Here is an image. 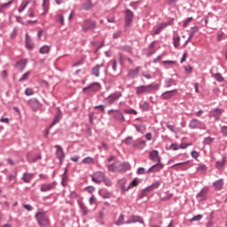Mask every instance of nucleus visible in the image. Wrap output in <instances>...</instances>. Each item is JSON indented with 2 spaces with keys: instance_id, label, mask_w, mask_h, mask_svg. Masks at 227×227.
Returning a JSON list of instances; mask_svg holds the SVG:
<instances>
[{
  "instance_id": "46",
  "label": "nucleus",
  "mask_w": 227,
  "mask_h": 227,
  "mask_svg": "<svg viewBox=\"0 0 227 227\" xmlns=\"http://www.w3.org/2000/svg\"><path fill=\"white\" fill-rule=\"evenodd\" d=\"M211 143H214V138L208 137L204 139V145H211Z\"/></svg>"
},
{
  "instance_id": "13",
  "label": "nucleus",
  "mask_w": 227,
  "mask_h": 227,
  "mask_svg": "<svg viewBox=\"0 0 227 227\" xmlns=\"http://www.w3.org/2000/svg\"><path fill=\"white\" fill-rule=\"evenodd\" d=\"M162 168H164V164L160 162H157L154 166L151 167L147 173H157L159 171H160V169H162Z\"/></svg>"
},
{
  "instance_id": "59",
  "label": "nucleus",
  "mask_w": 227,
  "mask_h": 227,
  "mask_svg": "<svg viewBox=\"0 0 227 227\" xmlns=\"http://www.w3.org/2000/svg\"><path fill=\"white\" fill-rule=\"evenodd\" d=\"M103 182H105V184H106L107 187H111V185H113V183L109 179H104Z\"/></svg>"
},
{
  "instance_id": "11",
  "label": "nucleus",
  "mask_w": 227,
  "mask_h": 227,
  "mask_svg": "<svg viewBox=\"0 0 227 227\" xmlns=\"http://www.w3.org/2000/svg\"><path fill=\"white\" fill-rule=\"evenodd\" d=\"M31 3H33L34 6H36V1H35V0H24L21 3L20 6L19 7L18 12L20 13H22V12H24V10H26L27 8V5L31 4Z\"/></svg>"
},
{
  "instance_id": "23",
  "label": "nucleus",
  "mask_w": 227,
  "mask_h": 227,
  "mask_svg": "<svg viewBox=\"0 0 227 227\" xmlns=\"http://www.w3.org/2000/svg\"><path fill=\"white\" fill-rule=\"evenodd\" d=\"M88 90H91L92 91H98V90H100V83L95 82L89 87L83 88V91H88Z\"/></svg>"
},
{
  "instance_id": "55",
  "label": "nucleus",
  "mask_w": 227,
  "mask_h": 227,
  "mask_svg": "<svg viewBox=\"0 0 227 227\" xmlns=\"http://www.w3.org/2000/svg\"><path fill=\"white\" fill-rule=\"evenodd\" d=\"M191 22H192V17L188 18L184 24V27H187V26H189V24H191Z\"/></svg>"
},
{
  "instance_id": "6",
  "label": "nucleus",
  "mask_w": 227,
  "mask_h": 227,
  "mask_svg": "<svg viewBox=\"0 0 227 227\" xmlns=\"http://www.w3.org/2000/svg\"><path fill=\"white\" fill-rule=\"evenodd\" d=\"M121 95H122L121 92H114L111 94L108 98H106L105 100L106 104H109V106H111V104H114L116 100L121 98Z\"/></svg>"
},
{
  "instance_id": "29",
  "label": "nucleus",
  "mask_w": 227,
  "mask_h": 227,
  "mask_svg": "<svg viewBox=\"0 0 227 227\" xmlns=\"http://www.w3.org/2000/svg\"><path fill=\"white\" fill-rule=\"evenodd\" d=\"M67 171L68 170L67 168H65V172L62 175V185H63V187H67V183L68 182V175L67 174Z\"/></svg>"
},
{
  "instance_id": "61",
  "label": "nucleus",
  "mask_w": 227,
  "mask_h": 227,
  "mask_svg": "<svg viewBox=\"0 0 227 227\" xmlns=\"http://www.w3.org/2000/svg\"><path fill=\"white\" fill-rule=\"evenodd\" d=\"M77 192H70V198H72L73 200H75V199H77Z\"/></svg>"
},
{
  "instance_id": "24",
  "label": "nucleus",
  "mask_w": 227,
  "mask_h": 227,
  "mask_svg": "<svg viewBox=\"0 0 227 227\" xmlns=\"http://www.w3.org/2000/svg\"><path fill=\"white\" fill-rule=\"evenodd\" d=\"M35 177V174L33 173H25L23 175V181L25 182V184H29L31 182V180H33V178Z\"/></svg>"
},
{
  "instance_id": "2",
  "label": "nucleus",
  "mask_w": 227,
  "mask_h": 227,
  "mask_svg": "<svg viewBox=\"0 0 227 227\" xmlns=\"http://www.w3.org/2000/svg\"><path fill=\"white\" fill-rule=\"evenodd\" d=\"M126 184H127L126 179H121L119 181V185L121 189L122 193L127 192V191H129V189H132V187H137L139 182L137 179H135L128 186H125Z\"/></svg>"
},
{
  "instance_id": "45",
  "label": "nucleus",
  "mask_w": 227,
  "mask_h": 227,
  "mask_svg": "<svg viewBox=\"0 0 227 227\" xmlns=\"http://www.w3.org/2000/svg\"><path fill=\"white\" fill-rule=\"evenodd\" d=\"M13 3V0L9 1L8 3H4L1 4V10H4L10 6Z\"/></svg>"
},
{
  "instance_id": "34",
  "label": "nucleus",
  "mask_w": 227,
  "mask_h": 227,
  "mask_svg": "<svg viewBox=\"0 0 227 227\" xmlns=\"http://www.w3.org/2000/svg\"><path fill=\"white\" fill-rule=\"evenodd\" d=\"M82 163L83 164H94L95 163V159H93L91 157H87V158L82 160Z\"/></svg>"
},
{
  "instance_id": "56",
  "label": "nucleus",
  "mask_w": 227,
  "mask_h": 227,
  "mask_svg": "<svg viewBox=\"0 0 227 227\" xmlns=\"http://www.w3.org/2000/svg\"><path fill=\"white\" fill-rule=\"evenodd\" d=\"M191 155L193 159H198L200 157V153L193 151L192 152Z\"/></svg>"
},
{
  "instance_id": "20",
  "label": "nucleus",
  "mask_w": 227,
  "mask_h": 227,
  "mask_svg": "<svg viewBox=\"0 0 227 227\" xmlns=\"http://www.w3.org/2000/svg\"><path fill=\"white\" fill-rule=\"evenodd\" d=\"M173 21H168L165 23L160 24L155 30H154V35H159V33H160V31H162V29H166V27H168V26H171Z\"/></svg>"
},
{
  "instance_id": "50",
  "label": "nucleus",
  "mask_w": 227,
  "mask_h": 227,
  "mask_svg": "<svg viewBox=\"0 0 227 227\" xmlns=\"http://www.w3.org/2000/svg\"><path fill=\"white\" fill-rule=\"evenodd\" d=\"M27 13H28V17H35V9L34 8H29L28 11H27Z\"/></svg>"
},
{
  "instance_id": "52",
  "label": "nucleus",
  "mask_w": 227,
  "mask_h": 227,
  "mask_svg": "<svg viewBox=\"0 0 227 227\" xmlns=\"http://www.w3.org/2000/svg\"><path fill=\"white\" fill-rule=\"evenodd\" d=\"M124 113H126V114H137V111L134 109L125 110Z\"/></svg>"
},
{
  "instance_id": "63",
  "label": "nucleus",
  "mask_w": 227,
  "mask_h": 227,
  "mask_svg": "<svg viewBox=\"0 0 227 227\" xmlns=\"http://www.w3.org/2000/svg\"><path fill=\"white\" fill-rule=\"evenodd\" d=\"M121 35V32L118 31V32H115L114 34V38L116 39V38H120V36Z\"/></svg>"
},
{
  "instance_id": "40",
  "label": "nucleus",
  "mask_w": 227,
  "mask_h": 227,
  "mask_svg": "<svg viewBox=\"0 0 227 227\" xmlns=\"http://www.w3.org/2000/svg\"><path fill=\"white\" fill-rule=\"evenodd\" d=\"M160 185V182H156L153 184L151 186L148 187L149 191H153L154 189H159V186Z\"/></svg>"
},
{
  "instance_id": "38",
  "label": "nucleus",
  "mask_w": 227,
  "mask_h": 227,
  "mask_svg": "<svg viewBox=\"0 0 227 227\" xmlns=\"http://www.w3.org/2000/svg\"><path fill=\"white\" fill-rule=\"evenodd\" d=\"M124 219H125V216L123 215H121L119 216V219L115 222L116 226H121V224H123Z\"/></svg>"
},
{
  "instance_id": "4",
  "label": "nucleus",
  "mask_w": 227,
  "mask_h": 227,
  "mask_svg": "<svg viewBox=\"0 0 227 227\" xmlns=\"http://www.w3.org/2000/svg\"><path fill=\"white\" fill-rule=\"evenodd\" d=\"M117 166H119V168H113V165H108V170L113 171L114 173L116 172H125L127 171V169H129V168H130V165H129V163H121L120 161H117Z\"/></svg>"
},
{
  "instance_id": "60",
  "label": "nucleus",
  "mask_w": 227,
  "mask_h": 227,
  "mask_svg": "<svg viewBox=\"0 0 227 227\" xmlns=\"http://www.w3.org/2000/svg\"><path fill=\"white\" fill-rule=\"evenodd\" d=\"M16 177H17V174H11L8 176V180H10V182H12V180H15Z\"/></svg>"
},
{
  "instance_id": "32",
  "label": "nucleus",
  "mask_w": 227,
  "mask_h": 227,
  "mask_svg": "<svg viewBox=\"0 0 227 227\" xmlns=\"http://www.w3.org/2000/svg\"><path fill=\"white\" fill-rule=\"evenodd\" d=\"M51 52V46L44 45L40 49L41 54H49Z\"/></svg>"
},
{
  "instance_id": "31",
  "label": "nucleus",
  "mask_w": 227,
  "mask_h": 227,
  "mask_svg": "<svg viewBox=\"0 0 227 227\" xmlns=\"http://www.w3.org/2000/svg\"><path fill=\"white\" fill-rule=\"evenodd\" d=\"M102 67H104L103 65H98L93 68V74L96 77H99L100 76V68H102Z\"/></svg>"
},
{
  "instance_id": "47",
  "label": "nucleus",
  "mask_w": 227,
  "mask_h": 227,
  "mask_svg": "<svg viewBox=\"0 0 227 227\" xmlns=\"http://www.w3.org/2000/svg\"><path fill=\"white\" fill-rule=\"evenodd\" d=\"M215 79H216V81H218L219 82H223V81H224V78L223 77V75H221V74H216L215 75Z\"/></svg>"
},
{
  "instance_id": "10",
  "label": "nucleus",
  "mask_w": 227,
  "mask_h": 227,
  "mask_svg": "<svg viewBox=\"0 0 227 227\" xmlns=\"http://www.w3.org/2000/svg\"><path fill=\"white\" fill-rule=\"evenodd\" d=\"M224 113V110L216 108L209 112L210 118H215V121H219V117Z\"/></svg>"
},
{
  "instance_id": "8",
  "label": "nucleus",
  "mask_w": 227,
  "mask_h": 227,
  "mask_svg": "<svg viewBox=\"0 0 227 227\" xmlns=\"http://www.w3.org/2000/svg\"><path fill=\"white\" fill-rule=\"evenodd\" d=\"M133 223H140V224H145V220H143V217L139 215H131L126 221V224H132Z\"/></svg>"
},
{
  "instance_id": "53",
  "label": "nucleus",
  "mask_w": 227,
  "mask_h": 227,
  "mask_svg": "<svg viewBox=\"0 0 227 227\" xmlns=\"http://www.w3.org/2000/svg\"><path fill=\"white\" fill-rule=\"evenodd\" d=\"M184 70L185 72H187V74H192V66H185L184 67Z\"/></svg>"
},
{
  "instance_id": "17",
  "label": "nucleus",
  "mask_w": 227,
  "mask_h": 227,
  "mask_svg": "<svg viewBox=\"0 0 227 227\" xmlns=\"http://www.w3.org/2000/svg\"><path fill=\"white\" fill-rule=\"evenodd\" d=\"M176 93V90L166 91L161 95V98L163 100H169V98H172V97H175Z\"/></svg>"
},
{
  "instance_id": "41",
  "label": "nucleus",
  "mask_w": 227,
  "mask_h": 227,
  "mask_svg": "<svg viewBox=\"0 0 227 227\" xmlns=\"http://www.w3.org/2000/svg\"><path fill=\"white\" fill-rule=\"evenodd\" d=\"M57 20L60 22L61 26H65V18L63 17V14H58Z\"/></svg>"
},
{
  "instance_id": "28",
  "label": "nucleus",
  "mask_w": 227,
  "mask_h": 227,
  "mask_svg": "<svg viewBox=\"0 0 227 227\" xmlns=\"http://www.w3.org/2000/svg\"><path fill=\"white\" fill-rule=\"evenodd\" d=\"M224 185V183L222 181V179L215 181L214 183V187L216 191H221L223 189V186Z\"/></svg>"
},
{
  "instance_id": "30",
  "label": "nucleus",
  "mask_w": 227,
  "mask_h": 227,
  "mask_svg": "<svg viewBox=\"0 0 227 227\" xmlns=\"http://www.w3.org/2000/svg\"><path fill=\"white\" fill-rule=\"evenodd\" d=\"M138 74H139V67H136L135 69L130 70L129 72L128 75H129V77L134 78Z\"/></svg>"
},
{
  "instance_id": "5",
  "label": "nucleus",
  "mask_w": 227,
  "mask_h": 227,
  "mask_svg": "<svg viewBox=\"0 0 227 227\" xmlns=\"http://www.w3.org/2000/svg\"><path fill=\"white\" fill-rule=\"evenodd\" d=\"M106 178V175L102 171H98L92 175V182L95 184H100V182H104Z\"/></svg>"
},
{
  "instance_id": "19",
  "label": "nucleus",
  "mask_w": 227,
  "mask_h": 227,
  "mask_svg": "<svg viewBox=\"0 0 227 227\" xmlns=\"http://www.w3.org/2000/svg\"><path fill=\"white\" fill-rule=\"evenodd\" d=\"M55 148H57L56 155L58 159L61 161L63 159H65V152H63V148L60 145H55Z\"/></svg>"
},
{
  "instance_id": "43",
  "label": "nucleus",
  "mask_w": 227,
  "mask_h": 227,
  "mask_svg": "<svg viewBox=\"0 0 227 227\" xmlns=\"http://www.w3.org/2000/svg\"><path fill=\"white\" fill-rule=\"evenodd\" d=\"M59 120H61V114H59L56 115V117H55L53 122L51 123V127L54 126V125H56V123H59Z\"/></svg>"
},
{
  "instance_id": "42",
  "label": "nucleus",
  "mask_w": 227,
  "mask_h": 227,
  "mask_svg": "<svg viewBox=\"0 0 227 227\" xmlns=\"http://www.w3.org/2000/svg\"><path fill=\"white\" fill-rule=\"evenodd\" d=\"M163 65H165V67H168V65L169 67H171L172 65H176V61H175V60H165V61H163Z\"/></svg>"
},
{
  "instance_id": "21",
  "label": "nucleus",
  "mask_w": 227,
  "mask_h": 227,
  "mask_svg": "<svg viewBox=\"0 0 227 227\" xmlns=\"http://www.w3.org/2000/svg\"><path fill=\"white\" fill-rule=\"evenodd\" d=\"M134 148H139L140 150H143L145 146H146V142L145 140L138 139L135 142H133Z\"/></svg>"
},
{
  "instance_id": "62",
  "label": "nucleus",
  "mask_w": 227,
  "mask_h": 227,
  "mask_svg": "<svg viewBox=\"0 0 227 227\" xmlns=\"http://www.w3.org/2000/svg\"><path fill=\"white\" fill-rule=\"evenodd\" d=\"M187 146H191V144H181L180 145V148H182L183 150H185V148H187Z\"/></svg>"
},
{
  "instance_id": "3",
  "label": "nucleus",
  "mask_w": 227,
  "mask_h": 227,
  "mask_svg": "<svg viewBox=\"0 0 227 227\" xmlns=\"http://www.w3.org/2000/svg\"><path fill=\"white\" fill-rule=\"evenodd\" d=\"M35 217H36V220H37V223H38L39 226L45 227V226H47V224H49V217H47L45 213L38 212L35 215Z\"/></svg>"
},
{
  "instance_id": "37",
  "label": "nucleus",
  "mask_w": 227,
  "mask_h": 227,
  "mask_svg": "<svg viewBox=\"0 0 227 227\" xmlns=\"http://www.w3.org/2000/svg\"><path fill=\"white\" fill-rule=\"evenodd\" d=\"M82 10H91V8H93V5L91 4V2L88 1L87 3L82 4Z\"/></svg>"
},
{
  "instance_id": "64",
  "label": "nucleus",
  "mask_w": 227,
  "mask_h": 227,
  "mask_svg": "<svg viewBox=\"0 0 227 227\" xmlns=\"http://www.w3.org/2000/svg\"><path fill=\"white\" fill-rule=\"evenodd\" d=\"M222 132L224 134V136H227V126L222 127Z\"/></svg>"
},
{
  "instance_id": "18",
  "label": "nucleus",
  "mask_w": 227,
  "mask_h": 227,
  "mask_svg": "<svg viewBox=\"0 0 227 227\" xmlns=\"http://www.w3.org/2000/svg\"><path fill=\"white\" fill-rule=\"evenodd\" d=\"M150 159L153 162H160V156H159V151L153 150L150 153Z\"/></svg>"
},
{
  "instance_id": "14",
  "label": "nucleus",
  "mask_w": 227,
  "mask_h": 227,
  "mask_svg": "<svg viewBox=\"0 0 227 227\" xmlns=\"http://www.w3.org/2000/svg\"><path fill=\"white\" fill-rule=\"evenodd\" d=\"M207 194H208V188L204 187L197 195V199L199 200V201H205V200H207Z\"/></svg>"
},
{
  "instance_id": "26",
  "label": "nucleus",
  "mask_w": 227,
  "mask_h": 227,
  "mask_svg": "<svg viewBox=\"0 0 227 227\" xmlns=\"http://www.w3.org/2000/svg\"><path fill=\"white\" fill-rule=\"evenodd\" d=\"M26 65H27V59H21L16 64V67L19 70H24Z\"/></svg>"
},
{
  "instance_id": "27",
  "label": "nucleus",
  "mask_w": 227,
  "mask_h": 227,
  "mask_svg": "<svg viewBox=\"0 0 227 227\" xmlns=\"http://www.w3.org/2000/svg\"><path fill=\"white\" fill-rule=\"evenodd\" d=\"M26 47L27 49H29V51L33 50V43H31V37L29 36V34H26Z\"/></svg>"
},
{
  "instance_id": "15",
  "label": "nucleus",
  "mask_w": 227,
  "mask_h": 227,
  "mask_svg": "<svg viewBox=\"0 0 227 227\" xmlns=\"http://www.w3.org/2000/svg\"><path fill=\"white\" fill-rule=\"evenodd\" d=\"M27 159L28 162H36V160H40L42 156L40 154H33L32 153H28L27 155Z\"/></svg>"
},
{
  "instance_id": "9",
  "label": "nucleus",
  "mask_w": 227,
  "mask_h": 227,
  "mask_svg": "<svg viewBox=\"0 0 227 227\" xmlns=\"http://www.w3.org/2000/svg\"><path fill=\"white\" fill-rule=\"evenodd\" d=\"M90 29H95V22L91 20H86L82 24V31H90Z\"/></svg>"
},
{
  "instance_id": "7",
  "label": "nucleus",
  "mask_w": 227,
  "mask_h": 227,
  "mask_svg": "<svg viewBox=\"0 0 227 227\" xmlns=\"http://www.w3.org/2000/svg\"><path fill=\"white\" fill-rule=\"evenodd\" d=\"M109 116H113L115 120H119V121H125V117H123V114L118 110H110L108 111Z\"/></svg>"
},
{
  "instance_id": "39",
  "label": "nucleus",
  "mask_w": 227,
  "mask_h": 227,
  "mask_svg": "<svg viewBox=\"0 0 227 227\" xmlns=\"http://www.w3.org/2000/svg\"><path fill=\"white\" fill-rule=\"evenodd\" d=\"M225 162H226V158L223 157V160H222V161H217V162H216V168H217L218 169H221V168H223V167L224 166V163H225Z\"/></svg>"
},
{
  "instance_id": "33",
  "label": "nucleus",
  "mask_w": 227,
  "mask_h": 227,
  "mask_svg": "<svg viewBox=\"0 0 227 227\" xmlns=\"http://www.w3.org/2000/svg\"><path fill=\"white\" fill-rule=\"evenodd\" d=\"M173 43L174 47H176V49H178L180 47V36H175L173 38Z\"/></svg>"
},
{
  "instance_id": "57",
  "label": "nucleus",
  "mask_w": 227,
  "mask_h": 227,
  "mask_svg": "<svg viewBox=\"0 0 227 227\" xmlns=\"http://www.w3.org/2000/svg\"><path fill=\"white\" fill-rule=\"evenodd\" d=\"M33 89H27L26 91H25V94L27 96V97H31V95H33Z\"/></svg>"
},
{
  "instance_id": "44",
  "label": "nucleus",
  "mask_w": 227,
  "mask_h": 227,
  "mask_svg": "<svg viewBox=\"0 0 227 227\" xmlns=\"http://www.w3.org/2000/svg\"><path fill=\"white\" fill-rule=\"evenodd\" d=\"M124 143L126 145H132V146H134L135 141L132 139V137H129L125 139Z\"/></svg>"
},
{
  "instance_id": "1",
  "label": "nucleus",
  "mask_w": 227,
  "mask_h": 227,
  "mask_svg": "<svg viewBox=\"0 0 227 227\" xmlns=\"http://www.w3.org/2000/svg\"><path fill=\"white\" fill-rule=\"evenodd\" d=\"M159 90V84H149V85H141L136 88L137 95H143V93H152V91H156Z\"/></svg>"
},
{
  "instance_id": "54",
  "label": "nucleus",
  "mask_w": 227,
  "mask_h": 227,
  "mask_svg": "<svg viewBox=\"0 0 227 227\" xmlns=\"http://www.w3.org/2000/svg\"><path fill=\"white\" fill-rule=\"evenodd\" d=\"M201 219H203V215H195L193 218L191 219V221H201Z\"/></svg>"
},
{
  "instance_id": "48",
  "label": "nucleus",
  "mask_w": 227,
  "mask_h": 227,
  "mask_svg": "<svg viewBox=\"0 0 227 227\" xmlns=\"http://www.w3.org/2000/svg\"><path fill=\"white\" fill-rule=\"evenodd\" d=\"M165 86L167 88H170V86H173V80L171 79H167L166 82H165Z\"/></svg>"
},
{
  "instance_id": "51",
  "label": "nucleus",
  "mask_w": 227,
  "mask_h": 227,
  "mask_svg": "<svg viewBox=\"0 0 227 227\" xmlns=\"http://www.w3.org/2000/svg\"><path fill=\"white\" fill-rule=\"evenodd\" d=\"M170 150H174V151L180 150V145L178 144H172L170 145Z\"/></svg>"
},
{
  "instance_id": "16",
  "label": "nucleus",
  "mask_w": 227,
  "mask_h": 227,
  "mask_svg": "<svg viewBox=\"0 0 227 227\" xmlns=\"http://www.w3.org/2000/svg\"><path fill=\"white\" fill-rule=\"evenodd\" d=\"M176 171H178L181 169V171H185L188 169L189 167H187V162H181V163H176L172 166Z\"/></svg>"
},
{
  "instance_id": "25",
  "label": "nucleus",
  "mask_w": 227,
  "mask_h": 227,
  "mask_svg": "<svg viewBox=\"0 0 227 227\" xmlns=\"http://www.w3.org/2000/svg\"><path fill=\"white\" fill-rule=\"evenodd\" d=\"M54 189V184H44L41 186L42 192H47V191H52Z\"/></svg>"
},
{
  "instance_id": "22",
  "label": "nucleus",
  "mask_w": 227,
  "mask_h": 227,
  "mask_svg": "<svg viewBox=\"0 0 227 227\" xmlns=\"http://www.w3.org/2000/svg\"><path fill=\"white\" fill-rule=\"evenodd\" d=\"M200 126H201V121H198V119H192L189 124L190 129H198Z\"/></svg>"
},
{
  "instance_id": "49",
  "label": "nucleus",
  "mask_w": 227,
  "mask_h": 227,
  "mask_svg": "<svg viewBox=\"0 0 227 227\" xmlns=\"http://www.w3.org/2000/svg\"><path fill=\"white\" fill-rule=\"evenodd\" d=\"M94 109H98L99 111H101V113H104V111H106V106L104 105L96 106H94Z\"/></svg>"
},
{
  "instance_id": "58",
  "label": "nucleus",
  "mask_w": 227,
  "mask_h": 227,
  "mask_svg": "<svg viewBox=\"0 0 227 227\" xmlns=\"http://www.w3.org/2000/svg\"><path fill=\"white\" fill-rule=\"evenodd\" d=\"M206 169H207V166H205V165H200L197 168V171H205Z\"/></svg>"
},
{
  "instance_id": "36",
  "label": "nucleus",
  "mask_w": 227,
  "mask_h": 227,
  "mask_svg": "<svg viewBox=\"0 0 227 227\" xmlns=\"http://www.w3.org/2000/svg\"><path fill=\"white\" fill-rule=\"evenodd\" d=\"M29 75H31V72L27 71L20 78V82H22L23 81H27V79H29Z\"/></svg>"
},
{
  "instance_id": "12",
  "label": "nucleus",
  "mask_w": 227,
  "mask_h": 227,
  "mask_svg": "<svg viewBox=\"0 0 227 227\" xmlns=\"http://www.w3.org/2000/svg\"><path fill=\"white\" fill-rule=\"evenodd\" d=\"M132 19H134V13L131 11H126L125 26L129 27L132 24Z\"/></svg>"
},
{
  "instance_id": "35",
  "label": "nucleus",
  "mask_w": 227,
  "mask_h": 227,
  "mask_svg": "<svg viewBox=\"0 0 227 227\" xmlns=\"http://www.w3.org/2000/svg\"><path fill=\"white\" fill-rule=\"evenodd\" d=\"M80 208L82 210V215H88V207H86L84 203H80Z\"/></svg>"
}]
</instances>
